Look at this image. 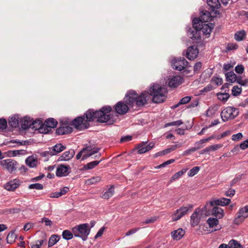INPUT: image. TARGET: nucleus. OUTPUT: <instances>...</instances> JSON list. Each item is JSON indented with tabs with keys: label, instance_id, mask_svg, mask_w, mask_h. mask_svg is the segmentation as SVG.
Instances as JSON below:
<instances>
[{
	"label": "nucleus",
	"instance_id": "nucleus-39",
	"mask_svg": "<svg viewBox=\"0 0 248 248\" xmlns=\"http://www.w3.org/2000/svg\"><path fill=\"white\" fill-rule=\"evenodd\" d=\"M230 248H243V246L236 240H231L229 242Z\"/></svg>",
	"mask_w": 248,
	"mask_h": 248
},
{
	"label": "nucleus",
	"instance_id": "nucleus-62",
	"mask_svg": "<svg viewBox=\"0 0 248 248\" xmlns=\"http://www.w3.org/2000/svg\"><path fill=\"white\" fill-rule=\"evenodd\" d=\"M235 190L232 188H230L225 193V195L228 197H232L235 194Z\"/></svg>",
	"mask_w": 248,
	"mask_h": 248
},
{
	"label": "nucleus",
	"instance_id": "nucleus-9",
	"mask_svg": "<svg viewBox=\"0 0 248 248\" xmlns=\"http://www.w3.org/2000/svg\"><path fill=\"white\" fill-rule=\"evenodd\" d=\"M237 217L234 219L236 224H239L248 217V205L240 208L237 213Z\"/></svg>",
	"mask_w": 248,
	"mask_h": 248
},
{
	"label": "nucleus",
	"instance_id": "nucleus-22",
	"mask_svg": "<svg viewBox=\"0 0 248 248\" xmlns=\"http://www.w3.org/2000/svg\"><path fill=\"white\" fill-rule=\"evenodd\" d=\"M69 190V188L68 187H64L61 188L60 191H57L55 192H52L50 194V197L51 198H59L62 195H65L66 193H67Z\"/></svg>",
	"mask_w": 248,
	"mask_h": 248
},
{
	"label": "nucleus",
	"instance_id": "nucleus-13",
	"mask_svg": "<svg viewBox=\"0 0 248 248\" xmlns=\"http://www.w3.org/2000/svg\"><path fill=\"white\" fill-rule=\"evenodd\" d=\"M20 185V182L18 179H15L10 180L5 184L4 187L10 191H14Z\"/></svg>",
	"mask_w": 248,
	"mask_h": 248
},
{
	"label": "nucleus",
	"instance_id": "nucleus-47",
	"mask_svg": "<svg viewBox=\"0 0 248 248\" xmlns=\"http://www.w3.org/2000/svg\"><path fill=\"white\" fill-rule=\"evenodd\" d=\"M99 150H100L99 148H96V147H93V149L92 152L87 154L86 155H84L83 156L82 160H83L86 159V158L92 156L93 154L97 153Z\"/></svg>",
	"mask_w": 248,
	"mask_h": 248
},
{
	"label": "nucleus",
	"instance_id": "nucleus-44",
	"mask_svg": "<svg viewBox=\"0 0 248 248\" xmlns=\"http://www.w3.org/2000/svg\"><path fill=\"white\" fill-rule=\"evenodd\" d=\"M241 92V88L239 87L238 86H234L232 90V94L235 96L239 95Z\"/></svg>",
	"mask_w": 248,
	"mask_h": 248
},
{
	"label": "nucleus",
	"instance_id": "nucleus-45",
	"mask_svg": "<svg viewBox=\"0 0 248 248\" xmlns=\"http://www.w3.org/2000/svg\"><path fill=\"white\" fill-rule=\"evenodd\" d=\"M28 187L29 189H36L37 190H42L43 189L44 186L42 184L39 183H35L30 185Z\"/></svg>",
	"mask_w": 248,
	"mask_h": 248
},
{
	"label": "nucleus",
	"instance_id": "nucleus-64",
	"mask_svg": "<svg viewBox=\"0 0 248 248\" xmlns=\"http://www.w3.org/2000/svg\"><path fill=\"white\" fill-rule=\"evenodd\" d=\"M200 148V147H192V148H189V149H187V150H186L185 151V153L186 154H189L191 153H193V152L196 151Z\"/></svg>",
	"mask_w": 248,
	"mask_h": 248
},
{
	"label": "nucleus",
	"instance_id": "nucleus-63",
	"mask_svg": "<svg viewBox=\"0 0 248 248\" xmlns=\"http://www.w3.org/2000/svg\"><path fill=\"white\" fill-rule=\"evenodd\" d=\"M240 147L242 150H245L248 148V139L244 141L240 144Z\"/></svg>",
	"mask_w": 248,
	"mask_h": 248
},
{
	"label": "nucleus",
	"instance_id": "nucleus-38",
	"mask_svg": "<svg viewBox=\"0 0 248 248\" xmlns=\"http://www.w3.org/2000/svg\"><path fill=\"white\" fill-rule=\"evenodd\" d=\"M184 216V214H183L181 211H180L179 209H178L176 210L175 212L172 215V219L174 221H177L180 219Z\"/></svg>",
	"mask_w": 248,
	"mask_h": 248
},
{
	"label": "nucleus",
	"instance_id": "nucleus-19",
	"mask_svg": "<svg viewBox=\"0 0 248 248\" xmlns=\"http://www.w3.org/2000/svg\"><path fill=\"white\" fill-rule=\"evenodd\" d=\"M211 215L215 216L217 218H222L224 216L223 210L218 207H214L211 211Z\"/></svg>",
	"mask_w": 248,
	"mask_h": 248
},
{
	"label": "nucleus",
	"instance_id": "nucleus-57",
	"mask_svg": "<svg viewBox=\"0 0 248 248\" xmlns=\"http://www.w3.org/2000/svg\"><path fill=\"white\" fill-rule=\"evenodd\" d=\"M191 97L190 96H185L182 98L179 101V104H186L191 100Z\"/></svg>",
	"mask_w": 248,
	"mask_h": 248
},
{
	"label": "nucleus",
	"instance_id": "nucleus-33",
	"mask_svg": "<svg viewBox=\"0 0 248 248\" xmlns=\"http://www.w3.org/2000/svg\"><path fill=\"white\" fill-rule=\"evenodd\" d=\"M207 223L210 228H213L218 224L219 221L217 218L209 217L207 220Z\"/></svg>",
	"mask_w": 248,
	"mask_h": 248
},
{
	"label": "nucleus",
	"instance_id": "nucleus-15",
	"mask_svg": "<svg viewBox=\"0 0 248 248\" xmlns=\"http://www.w3.org/2000/svg\"><path fill=\"white\" fill-rule=\"evenodd\" d=\"M75 154L73 149H70L69 151L65 152L61 156H60L58 161H68L73 157Z\"/></svg>",
	"mask_w": 248,
	"mask_h": 248
},
{
	"label": "nucleus",
	"instance_id": "nucleus-26",
	"mask_svg": "<svg viewBox=\"0 0 248 248\" xmlns=\"http://www.w3.org/2000/svg\"><path fill=\"white\" fill-rule=\"evenodd\" d=\"M207 3L212 11H214L215 9H218L220 7L219 0H207Z\"/></svg>",
	"mask_w": 248,
	"mask_h": 248
},
{
	"label": "nucleus",
	"instance_id": "nucleus-56",
	"mask_svg": "<svg viewBox=\"0 0 248 248\" xmlns=\"http://www.w3.org/2000/svg\"><path fill=\"white\" fill-rule=\"evenodd\" d=\"M235 71L237 74H242L244 71V67L242 64L238 65L235 67Z\"/></svg>",
	"mask_w": 248,
	"mask_h": 248
},
{
	"label": "nucleus",
	"instance_id": "nucleus-41",
	"mask_svg": "<svg viewBox=\"0 0 248 248\" xmlns=\"http://www.w3.org/2000/svg\"><path fill=\"white\" fill-rule=\"evenodd\" d=\"M217 96L219 100L222 102H226L229 98L230 94L228 93H218Z\"/></svg>",
	"mask_w": 248,
	"mask_h": 248
},
{
	"label": "nucleus",
	"instance_id": "nucleus-34",
	"mask_svg": "<svg viewBox=\"0 0 248 248\" xmlns=\"http://www.w3.org/2000/svg\"><path fill=\"white\" fill-rule=\"evenodd\" d=\"M246 32L244 30L237 31L234 35V38L237 41H241L245 37Z\"/></svg>",
	"mask_w": 248,
	"mask_h": 248
},
{
	"label": "nucleus",
	"instance_id": "nucleus-2",
	"mask_svg": "<svg viewBox=\"0 0 248 248\" xmlns=\"http://www.w3.org/2000/svg\"><path fill=\"white\" fill-rule=\"evenodd\" d=\"M111 110L112 108L110 106H104L99 110L89 109L83 116H79L74 119L72 125L77 130H82L89 127L90 124L88 122L95 120L100 123L113 124L116 119L112 115L108 114Z\"/></svg>",
	"mask_w": 248,
	"mask_h": 248
},
{
	"label": "nucleus",
	"instance_id": "nucleus-25",
	"mask_svg": "<svg viewBox=\"0 0 248 248\" xmlns=\"http://www.w3.org/2000/svg\"><path fill=\"white\" fill-rule=\"evenodd\" d=\"M114 193V186H111L106 192L102 194L101 197L104 199H108L113 195Z\"/></svg>",
	"mask_w": 248,
	"mask_h": 248
},
{
	"label": "nucleus",
	"instance_id": "nucleus-11",
	"mask_svg": "<svg viewBox=\"0 0 248 248\" xmlns=\"http://www.w3.org/2000/svg\"><path fill=\"white\" fill-rule=\"evenodd\" d=\"M199 52L197 46H190L188 47L186 51V57L189 60H194L197 57Z\"/></svg>",
	"mask_w": 248,
	"mask_h": 248
},
{
	"label": "nucleus",
	"instance_id": "nucleus-17",
	"mask_svg": "<svg viewBox=\"0 0 248 248\" xmlns=\"http://www.w3.org/2000/svg\"><path fill=\"white\" fill-rule=\"evenodd\" d=\"M199 212L196 209L190 217V223L193 227L198 225L200 222L201 217L199 215Z\"/></svg>",
	"mask_w": 248,
	"mask_h": 248
},
{
	"label": "nucleus",
	"instance_id": "nucleus-27",
	"mask_svg": "<svg viewBox=\"0 0 248 248\" xmlns=\"http://www.w3.org/2000/svg\"><path fill=\"white\" fill-rule=\"evenodd\" d=\"M9 124L10 126L12 127H17L18 126L19 124V120L18 117L17 115H14V116L11 117L9 119L8 121Z\"/></svg>",
	"mask_w": 248,
	"mask_h": 248
},
{
	"label": "nucleus",
	"instance_id": "nucleus-52",
	"mask_svg": "<svg viewBox=\"0 0 248 248\" xmlns=\"http://www.w3.org/2000/svg\"><path fill=\"white\" fill-rule=\"evenodd\" d=\"M183 123L182 121L180 120H178L176 121L168 123L165 124V127L173 126V125L179 126L181 124H182Z\"/></svg>",
	"mask_w": 248,
	"mask_h": 248
},
{
	"label": "nucleus",
	"instance_id": "nucleus-23",
	"mask_svg": "<svg viewBox=\"0 0 248 248\" xmlns=\"http://www.w3.org/2000/svg\"><path fill=\"white\" fill-rule=\"evenodd\" d=\"M32 121V119H31L30 117L27 116L24 117L22 120L21 124L22 128L24 130L28 129L30 128H31Z\"/></svg>",
	"mask_w": 248,
	"mask_h": 248
},
{
	"label": "nucleus",
	"instance_id": "nucleus-31",
	"mask_svg": "<svg viewBox=\"0 0 248 248\" xmlns=\"http://www.w3.org/2000/svg\"><path fill=\"white\" fill-rule=\"evenodd\" d=\"M42 122L43 121L40 119L32 121L31 124V128L35 130H38L39 132L41 125H42Z\"/></svg>",
	"mask_w": 248,
	"mask_h": 248
},
{
	"label": "nucleus",
	"instance_id": "nucleus-5",
	"mask_svg": "<svg viewBox=\"0 0 248 248\" xmlns=\"http://www.w3.org/2000/svg\"><path fill=\"white\" fill-rule=\"evenodd\" d=\"M239 114V110L237 108L228 107L224 108L221 112L220 115L223 122H227L230 119H233Z\"/></svg>",
	"mask_w": 248,
	"mask_h": 248
},
{
	"label": "nucleus",
	"instance_id": "nucleus-1",
	"mask_svg": "<svg viewBox=\"0 0 248 248\" xmlns=\"http://www.w3.org/2000/svg\"><path fill=\"white\" fill-rule=\"evenodd\" d=\"M167 93V90L158 84H154L150 87L149 92L143 91L140 94L134 90L130 91L124 97L126 104L119 101L115 105V112L121 115L126 114L129 110L128 105L136 109L142 108L147 103L150 96L153 97V102L162 103L166 100Z\"/></svg>",
	"mask_w": 248,
	"mask_h": 248
},
{
	"label": "nucleus",
	"instance_id": "nucleus-30",
	"mask_svg": "<svg viewBox=\"0 0 248 248\" xmlns=\"http://www.w3.org/2000/svg\"><path fill=\"white\" fill-rule=\"evenodd\" d=\"M60 236L57 234L52 235L49 239L48 247H51L54 246L60 239Z\"/></svg>",
	"mask_w": 248,
	"mask_h": 248
},
{
	"label": "nucleus",
	"instance_id": "nucleus-24",
	"mask_svg": "<svg viewBox=\"0 0 248 248\" xmlns=\"http://www.w3.org/2000/svg\"><path fill=\"white\" fill-rule=\"evenodd\" d=\"M26 163L30 168H34L37 165V160L33 155H31L27 157Z\"/></svg>",
	"mask_w": 248,
	"mask_h": 248
},
{
	"label": "nucleus",
	"instance_id": "nucleus-59",
	"mask_svg": "<svg viewBox=\"0 0 248 248\" xmlns=\"http://www.w3.org/2000/svg\"><path fill=\"white\" fill-rule=\"evenodd\" d=\"M170 149H169V148L166 149H165L163 151H161L158 153H157L156 154V156H160V155H167L170 153Z\"/></svg>",
	"mask_w": 248,
	"mask_h": 248
},
{
	"label": "nucleus",
	"instance_id": "nucleus-50",
	"mask_svg": "<svg viewBox=\"0 0 248 248\" xmlns=\"http://www.w3.org/2000/svg\"><path fill=\"white\" fill-rule=\"evenodd\" d=\"M202 67V63L201 62H196L195 64V65L194 66V68H193L194 73L195 74L198 73L199 72V71H200Z\"/></svg>",
	"mask_w": 248,
	"mask_h": 248
},
{
	"label": "nucleus",
	"instance_id": "nucleus-10",
	"mask_svg": "<svg viewBox=\"0 0 248 248\" xmlns=\"http://www.w3.org/2000/svg\"><path fill=\"white\" fill-rule=\"evenodd\" d=\"M71 170L69 165H60L57 169L56 174L58 177L66 176L70 173Z\"/></svg>",
	"mask_w": 248,
	"mask_h": 248
},
{
	"label": "nucleus",
	"instance_id": "nucleus-40",
	"mask_svg": "<svg viewBox=\"0 0 248 248\" xmlns=\"http://www.w3.org/2000/svg\"><path fill=\"white\" fill-rule=\"evenodd\" d=\"M187 170V169H183L180 171L175 173L172 176V179L173 180H176L178 179L181 176H182Z\"/></svg>",
	"mask_w": 248,
	"mask_h": 248
},
{
	"label": "nucleus",
	"instance_id": "nucleus-14",
	"mask_svg": "<svg viewBox=\"0 0 248 248\" xmlns=\"http://www.w3.org/2000/svg\"><path fill=\"white\" fill-rule=\"evenodd\" d=\"M147 142V141L142 142L137 145L138 154H142L145 153L152 149L154 146V144L153 143H150L148 145L145 146Z\"/></svg>",
	"mask_w": 248,
	"mask_h": 248
},
{
	"label": "nucleus",
	"instance_id": "nucleus-60",
	"mask_svg": "<svg viewBox=\"0 0 248 248\" xmlns=\"http://www.w3.org/2000/svg\"><path fill=\"white\" fill-rule=\"evenodd\" d=\"M242 137V134L241 133H238L232 136V140L234 141L238 140H240Z\"/></svg>",
	"mask_w": 248,
	"mask_h": 248
},
{
	"label": "nucleus",
	"instance_id": "nucleus-58",
	"mask_svg": "<svg viewBox=\"0 0 248 248\" xmlns=\"http://www.w3.org/2000/svg\"><path fill=\"white\" fill-rule=\"evenodd\" d=\"M21 211V209L19 208H10L7 210V212L9 214H16L18 213Z\"/></svg>",
	"mask_w": 248,
	"mask_h": 248
},
{
	"label": "nucleus",
	"instance_id": "nucleus-49",
	"mask_svg": "<svg viewBox=\"0 0 248 248\" xmlns=\"http://www.w3.org/2000/svg\"><path fill=\"white\" fill-rule=\"evenodd\" d=\"M211 82L215 83L217 86L221 85L223 83V80L221 78L218 77H213Z\"/></svg>",
	"mask_w": 248,
	"mask_h": 248
},
{
	"label": "nucleus",
	"instance_id": "nucleus-51",
	"mask_svg": "<svg viewBox=\"0 0 248 248\" xmlns=\"http://www.w3.org/2000/svg\"><path fill=\"white\" fill-rule=\"evenodd\" d=\"M7 126V122L6 119L4 118L0 119V129L3 130L6 128Z\"/></svg>",
	"mask_w": 248,
	"mask_h": 248
},
{
	"label": "nucleus",
	"instance_id": "nucleus-61",
	"mask_svg": "<svg viewBox=\"0 0 248 248\" xmlns=\"http://www.w3.org/2000/svg\"><path fill=\"white\" fill-rule=\"evenodd\" d=\"M238 48V46L236 44L231 43L227 46V49L228 50H235Z\"/></svg>",
	"mask_w": 248,
	"mask_h": 248
},
{
	"label": "nucleus",
	"instance_id": "nucleus-29",
	"mask_svg": "<svg viewBox=\"0 0 248 248\" xmlns=\"http://www.w3.org/2000/svg\"><path fill=\"white\" fill-rule=\"evenodd\" d=\"M45 122L47 125V127H48V128L51 130L52 128L56 127L58 124L57 121L52 118L47 119Z\"/></svg>",
	"mask_w": 248,
	"mask_h": 248
},
{
	"label": "nucleus",
	"instance_id": "nucleus-54",
	"mask_svg": "<svg viewBox=\"0 0 248 248\" xmlns=\"http://www.w3.org/2000/svg\"><path fill=\"white\" fill-rule=\"evenodd\" d=\"M44 242L43 240H37L35 243H31V248H40Z\"/></svg>",
	"mask_w": 248,
	"mask_h": 248
},
{
	"label": "nucleus",
	"instance_id": "nucleus-35",
	"mask_svg": "<svg viewBox=\"0 0 248 248\" xmlns=\"http://www.w3.org/2000/svg\"><path fill=\"white\" fill-rule=\"evenodd\" d=\"M101 161L102 160H100L99 161H93L89 162L87 164L85 165L84 168L85 170H91L94 168L97 165H98Z\"/></svg>",
	"mask_w": 248,
	"mask_h": 248
},
{
	"label": "nucleus",
	"instance_id": "nucleus-55",
	"mask_svg": "<svg viewBox=\"0 0 248 248\" xmlns=\"http://www.w3.org/2000/svg\"><path fill=\"white\" fill-rule=\"evenodd\" d=\"M174 159H170L169 160H167L166 161H165V162L163 163L162 164L157 166L156 168H158V169H159V168H163V167H166L167 165H168L173 162H174Z\"/></svg>",
	"mask_w": 248,
	"mask_h": 248
},
{
	"label": "nucleus",
	"instance_id": "nucleus-48",
	"mask_svg": "<svg viewBox=\"0 0 248 248\" xmlns=\"http://www.w3.org/2000/svg\"><path fill=\"white\" fill-rule=\"evenodd\" d=\"M158 218V217H155V216H154V217H152L150 218H148L146 219L145 221H144L142 223V225L145 224L153 223L155 222Z\"/></svg>",
	"mask_w": 248,
	"mask_h": 248
},
{
	"label": "nucleus",
	"instance_id": "nucleus-53",
	"mask_svg": "<svg viewBox=\"0 0 248 248\" xmlns=\"http://www.w3.org/2000/svg\"><path fill=\"white\" fill-rule=\"evenodd\" d=\"M40 222L45 223L46 226H51L52 225V222L49 219L46 217L42 218L41 221Z\"/></svg>",
	"mask_w": 248,
	"mask_h": 248
},
{
	"label": "nucleus",
	"instance_id": "nucleus-36",
	"mask_svg": "<svg viewBox=\"0 0 248 248\" xmlns=\"http://www.w3.org/2000/svg\"><path fill=\"white\" fill-rule=\"evenodd\" d=\"M100 181L101 177L100 176H95L88 179L86 181V184L88 185H94L99 182Z\"/></svg>",
	"mask_w": 248,
	"mask_h": 248
},
{
	"label": "nucleus",
	"instance_id": "nucleus-12",
	"mask_svg": "<svg viewBox=\"0 0 248 248\" xmlns=\"http://www.w3.org/2000/svg\"><path fill=\"white\" fill-rule=\"evenodd\" d=\"M183 82V78L179 76H173L168 79V85L171 88H176Z\"/></svg>",
	"mask_w": 248,
	"mask_h": 248
},
{
	"label": "nucleus",
	"instance_id": "nucleus-21",
	"mask_svg": "<svg viewBox=\"0 0 248 248\" xmlns=\"http://www.w3.org/2000/svg\"><path fill=\"white\" fill-rule=\"evenodd\" d=\"M198 18L201 20V22L206 23L211 20L212 16L209 12L204 10L201 12L200 17Z\"/></svg>",
	"mask_w": 248,
	"mask_h": 248
},
{
	"label": "nucleus",
	"instance_id": "nucleus-20",
	"mask_svg": "<svg viewBox=\"0 0 248 248\" xmlns=\"http://www.w3.org/2000/svg\"><path fill=\"white\" fill-rule=\"evenodd\" d=\"M185 231L181 228L172 231L171 233L173 240H179L181 239L185 234Z\"/></svg>",
	"mask_w": 248,
	"mask_h": 248
},
{
	"label": "nucleus",
	"instance_id": "nucleus-43",
	"mask_svg": "<svg viewBox=\"0 0 248 248\" xmlns=\"http://www.w3.org/2000/svg\"><path fill=\"white\" fill-rule=\"evenodd\" d=\"M51 130V129L48 128V127H47V125L46 124L45 122L44 123L42 122V125H41L39 133L42 134H47L49 133Z\"/></svg>",
	"mask_w": 248,
	"mask_h": 248
},
{
	"label": "nucleus",
	"instance_id": "nucleus-37",
	"mask_svg": "<svg viewBox=\"0 0 248 248\" xmlns=\"http://www.w3.org/2000/svg\"><path fill=\"white\" fill-rule=\"evenodd\" d=\"M16 238V235L14 232H11L8 234L6 240L7 242L9 244H12L15 242Z\"/></svg>",
	"mask_w": 248,
	"mask_h": 248
},
{
	"label": "nucleus",
	"instance_id": "nucleus-4",
	"mask_svg": "<svg viewBox=\"0 0 248 248\" xmlns=\"http://www.w3.org/2000/svg\"><path fill=\"white\" fill-rule=\"evenodd\" d=\"M74 236L80 237L83 241L87 239L90 232V225L88 223L77 225L72 229Z\"/></svg>",
	"mask_w": 248,
	"mask_h": 248
},
{
	"label": "nucleus",
	"instance_id": "nucleus-6",
	"mask_svg": "<svg viewBox=\"0 0 248 248\" xmlns=\"http://www.w3.org/2000/svg\"><path fill=\"white\" fill-rule=\"evenodd\" d=\"M0 165L12 173L16 170L18 163L13 159H6L1 160L0 161Z\"/></svg>",
	"mask_w": 248,
	"mask_h": 248
},
{
	"label": "nucleus",
	"instance_id": "nucleus-8",
	"mask_svg": "<svg viewBox=\"0 0 248 248\" xmlns=\"http://www.w3.org/2000/svg\"><path fill=\"white\" fill-rule=\"evenodd\" d=\"M231 200L225 198H220L217 200L211 201L207 202L204 206L205 210L209 209L210 207L214 206V205H221L224 206L230 203Z\"/></svg>",
	"mask_w": 248,
	"mask_h": 248
},
{
	"label": "nucleus",
	"instance_id": "nucleus-7",
	"mask_svg": "<svg viewBox=\"0 0 248 248\" xmlns=\"http://www.w3.org/2000/svg\"><path fill=\"white\" fill-rule=\"evenodd\" d=\"M188 62L185 58H179L177 59H174L172 62V68L176 70L182 71L187 66Z\"/></svg>",
	"mask_w": 248,
	"mask_h": 248
},
{
	"label": "nucleus",
	"instance_id": "nucleus-18",
	"mask_svg": "<svg viewBox=\"0 0 248 248\" xmlns=\"http://www.w3.org/2000/svg\"><path fill=\"white\" fill-rule=\"evenodd\" d=\"M51 150L50 152L51 155H56L58 153L64 151L66 149V146L63 145L62 143H57L52 147H49Z\"/></svg>",
	"mask_w": 248,
	"mask_h": 248
},
{
	"label": "nucleus",
	"instance_id": "nucleus-32",
	"mask_svg": "<svg viewBox=\"0 0 248 248\" xmlns=\"http://www.w3.org/2000/svg\"><path fill=\"white\" fill-rule=\"evenodd\" d=\"M73 236H74L73 231H70L68 230H64L62 232V238L66 240H69L71 239Z\"/></svg>",
	"mask_w": 248,
	"mask_h": 248
},
{
	"label": "nucleus",
	"instance_id": "nucleus-46",
	"mask_svg": "<svg viewBox=\"0 0 248 248\" xmlns=\"http://www.w3.org/2000/svg\"><path fill=\"white\" fill-rule=\"evenodd\" d=\"M200 168L199 167H194L191 169L188 172V175L190 177L194 176L195 174L198 173L200 170Z\"/></svg>",
	"mask_w": 248,
	"mask_h": 248
},
{
	"label": "nucleus",
	"instance_id": "nucleus-28",
	"mask_svg": "<svg viewBox=\"0 0 248 248\" xmlns=\"http://www.w3.org/2000/svg\"><path fill=\"white\" fill-rule=\"evenodd\" d=\"M226 80L231 83L235 82L237 76L233 71H230L225 74Z\"/></svg>",
	"mask_w": 248,
	"mask_h": 248
},
{
	"label": "nucleus",
	"instance_id": "nucleus-16",
	"mask_svg": "<svg viewBox=\"0 0 248 248\" xmlns=\"http://www.w3.org/2000/svg\"><path fill=\"white\" fill-rule=\"evenodd\" d=\"M73 131V128L68 125L60 126L56 130V133L58 135L70 133Z\"/></svg>",
	"mask_w": 248,
	"mask_h": 248
},
{
	"label": "nucleus",
	"instance_id": "nucleus-42",
	"mask_svg": "<svg viewBox=\"0 0 248 248\" xmlns=\"http://www.w3.org/2000/svg\"><path fill=\"white\" fill-rule=\"evenodd\" d=\"M193 207L192 204H188L186 206H182L180 208L179 211H181L185 216L189 210H191Z\"/></svg>",
	"mask_w": 248,
	"mask_h": 248
},
{
	"label": "nucleus",
	"instance_id": "nucleus-3",
	"mask_svg": "<svg viewBox=\"0 0 248 248\" xmlns=\"http://www.w3.org/2000/svg\"><path fill=\"white\" fill-rule=\"evenodd\" d=\"M193 26L189 27L187 31V36L192 39L198 40L201 38V31L204 35H210L214 24L212 23H206L201 22L198 18H194L193 20Z\"/></svg>",
	"mask_w": 248,
	"mask_h": 248
}]
</instances>
